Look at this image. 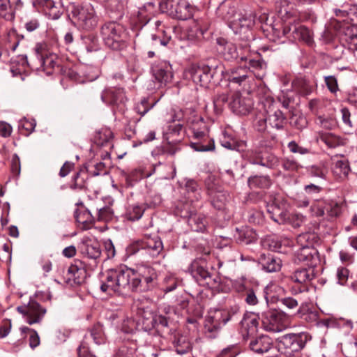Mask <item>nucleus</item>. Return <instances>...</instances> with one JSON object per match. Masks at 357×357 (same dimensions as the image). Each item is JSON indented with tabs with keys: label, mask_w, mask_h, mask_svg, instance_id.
<instances>
[{
	"label": "nucleus",
	"mask_w": 357,
	"mask_h": 357,
	"mask_svg": "<svg viewBox=\"0 0 357 357\" xmlns=\"http://www.w3.org/2000/svg\"><path fill=\"white\" fill-rule=\"evenodd\" d=\"M156 278L153 268L141 265L135 270L126 266L107 270L100 285V289L109 295L126 294L130 291L144 290L143 282L151 283Z\"/></svg>",
	"instance_id": "f257e3e1"
},
{
	"label": "nucleus",
	"mask_w": 357,
	"mask_h": 357,
	"mask_svg": "<svg viewBox=\"0 0 357 357\" xmlns=\"http://www.w3.org/2000/svg\"><path fill=\"white\" fill-rule=\"evenodd\" d=\"M101 33L105 45L114 50H119L125 47L126 33L119 24L109 22L102 26Z\"/></svg>",
	"instance_id": "f03ea898"
},
{
	"label": "nucleus",
	"mask_w": 357,
	"mask_h": 357,
	"mask_svg": "<svg viewBox=\"0 0 357 357\" xmlns=\"http://www.w3.org/2000/svg\"><path fill=\"white\" fill-rule=\"evenodd\" d=\"M71 13L75 23L83 29L91 30L98 24V18L91 4L73 6Z\"/></svg>",
	"instance_id": "7ed1b4c3"
},
{
	"label": "nucleus",
	"mask_w": 357,
	"mask_h": 357,
	"mask_svg": "<svg viewBox=\"0 0 357 357\" xmlns=\"http://www.w3.org/2000/svg\"><path fill=\"white\" fill-rule=\"evenodd\" d=\"M262 324L267 331L281 332L289 326V318L283 312L270 310L262 314Z\"/></svg>",
	"instance_id": "20e7f679"
},
{
	"label": "nucleus",
	"mask_w": 357,
	"mask_h": 357,
	"mask_svg": "<svg viewBox=\"0 0 357 357\" xmlns=\"http://www.w3.org/2000/svg\"><path fill=\"white\" fill-rule=\"evenodd\" d=\"M231 314L223 310H215L208 312L204 321L206 333H208L210 337H215V334L229 319Z\"/></svg>",
	"instance_id": "39448f33"
},
{
	"label": "nucleus",
	"mask_w": 357,
	"mask_h": 357,
	"mask_svg": "<svg viewBox=\"0 0 357 357\" xmlns=\"http://www.w3.org/2000/svg\"><path fill=\"white\" fill-rule=\"evenodd\" d=\"M215 71V68H211L208 66L192 65L184 70L183 75L184 79H192L197 84L207 86L213 79Z\"/></svg>",
	"instance_id": "423d86ee"
},
{
	"label": "nucleus",
	"mask_w": 357,
	"mask_h": 357,
	"mask_svg": "<svg viewBox=\"0 0 357 357\" xmlns=\"http://www.w3.org/2000/svg\"><path fill=\"white\" fill-rule=\"evenodd\" d=\"M133 245L137 250L142 249L146 250L152 257L158 256L163 249L162 243L156 234H144L142 238L135 241Z\"/></svg>",
	"instance_id": "0eeeda50"
},
{
	"label": "nucleus",
	"mask_w": 357,
	"mask_h": 357,
	"mask_svg": "<svg viewBox=\"0 0 357 357\" xmlns=\"http://www.w3.org/2000/svg\"><path fill=\"white\" fill-rule=\"evenodd\" d=\"M307 335L305 334H287L278 338V348L284 352L291 354L298 351L305 347Z\"/></svg>",
	"instance_id": "6e6552de"
},
{
	"label": "nucleus",
	"mask_w": 357,
	"mask_h": 357,
	"mask_svg": "<svg viewBox=\"0 0 357 357\" xmlns=\"http://www.w3.org/2000/svg\"><path fill=\"white\" fill-rule=\"evenodd\" d=\"M17 310L30 325L40 322L46 313V310L34 301H30L26 305L18 306Z\"/></svg>",
	"instance_id": "1a4fd4ad"
},
{
	"label": "nucleus",
	"mask_w": 357,
	"mask_h": 357,
	"mask_svg": "<svg viewBox=\"0 0 357 357\" xmlns=\"http://www.w3.org/2000/svg\"><path fill=\"white\" fill-rule=\"evenodd\" d=\"M103 102L116 107L120 111H123L126 98L122 89H109L105 90L101 94Z\"/></svg>",
	"instance_id": "9d476101"
},
{
	"label": "nucleus",
	"mask_w": 357,
	"mask_h": 357,
	"mask_svg": "<svg viewBox=\"0 0 357 357\" xmlns=\"http://www.w3.org/2000/svg\"><path fill=\"white\" fill-rule=\"evenodd\" d=\"M252 100L248 97H243L239 93H235L232 96L229 107L233 112L239 115H246L252 109Z\"/></svg>",
	"instance_id": "9b49d317"
},
{
	"label": "nucleus",
	"mask_w": 357,
	"mask_h": 357,
	"mask_svg": "<svg viewBox=\"0 0 357 357\" xmlns=\"http://www.w3.org/2000/svg\"><path fill=\"white\" fill-rule=\"evenodd\" d=\"M266 208L271 218L276 222L283 223L288 218L286 204L277 199L268 203Z\"/></svg>",
	"instance_id": "f8f14e48"
},
{
	"label": "nucleus",
	"mask_w": 357,
	"mask_h": 357,
	"mask_svg": "<svg viewBox=\"0 0 357 357\" xmlns=\"http://www.w3.org/2000/svg\"><path fill=\"white\" fill-rule=\"evenodd\" d=\"M81 253L86 257L96 260L101 255L100 245L99 243L89 237L83 238L79 246Z\"/></svg>",
	"instance_id": "ddd939ff"
},
{
	"label": "nucleus",
	"mask_w": 357,
	"mask_h": 357,
	"mask_svg": "<svg viewBox=\"0 0 357 357\" xmlns=\"http://www.w3.org/2000/svg\"><path fill=\"white\" fill-rule=\"evenodd\" d=\"M153 75L155 79L161 84L169 82L173 75L172 66L167 61H161L152 67Z\"/></svg>",
	"instance_id": "4468645a"
},
{
	"label": "nucleus",
	"mask_w": 357,
	"mask_h": 357,
	"mask_svg": "<svg viewBox=\"0 0 357 357\" xmlns=\"http://www.w3.org/2000/svg\"><path fill=\"white\" fill-rule=\"evenodd\" d=\"M247 52L248 49L247 47L240 46L236 47V45L231 43H225L222 50V53L227 60H232L240 58L241 61L247 60Z\"/></svg>",
	"instance_id": "2eb2a0df"
},
{
	"label": "nucleus",
	"mask_w": 357,
	"mask_h": 357,
	"mask_svg": "<svg viewBox=\"0 0 357 357\" xmlns=\"http://www.w3.org/2000/svg\"><path fill=\"white\" fill-rule=\"evenodd\" d=\"M295 257L299 262H305L308 266H313L317 258V250L314 248L300 247L295 253Z\"/></svg>",
	"instance_id": "dca6fc26"
},
{
	"label": "nucleus",
	"mask_w": 357,
	"mask_h": 357,
	"mask_svg": "<svg viewBox=\"0 0 357 357\" xmlns=\"http://www.w3.org/2000/svg\"><path fill=\"white\" fill-rule=\"evenodd\" d=\"M251 350L257 354H264L268 351L272 347L271 338L262 335L259 338L252 340L250 343Z\"/></svg>",
	"instance_id": "f3484780"
},
{
	"label": "nucleus",
	"mask_w": 357,
	"mask_h": 357,
	"mask_svg": "<svg viewBox=\"0 0 357 357\" xmlns=\"http://www.w3.org/2000/svg\"><path fill=\"white\" fill-rule=\"evenodd\" d=\"M259 262L263 269L270 273L278 271L282 265L281 260L279 258L274 257L271 255H261L259 258Z\"/></svg>",
	"instance_id": "a211bd4d"
},
{
	"label": "nucleus",
	"mask_w": 357,
	"mask_h": 357,
	"mask_svg": "<svg viewBox=\"0 0 357 357\" xmlns=\"http://www.w3.org/2000/svg\"><path fill=\"white\" fill-rule=\"evenodd\" d=\"M314 277L313 268H301L294 271L290 276V279L294 282L304 284L312 280Z\"/></svg>",
	"instance_id": "6ab92c4d"
},
{
	"label": "nucleus",
	"mask_w": 357,
	"mask_h": 357,
	"mask_svg": "<svg viewBox=\"0 0 357 357\" xmlns=\"http://www.w3.org/2000/svg\"><path fill=\"white\" fill-rule=\"evenodd\" d=\"M320 140L329 148H335L344 145V139L331 132H320L319 134Z\"/></svg>",
	"instance_id": "aec40b11"
},
{
	"label": "nucleus",
	"mask_w": 357,
	"mask_h": 357,
	"mask_svg": "<svg viewBox=\"0 0 357 357\" xmlns=\"http://www.w3.org/2000/svg\"><path fill=\"white\" fill-rule=\"evenodd\" d=\"M186 222L192 231H204L206 229V220L201 214L191 213Z\"/></svg>",
	"instance_id": "412c9836"
},
{
	"label": "nucleus",
	"mask_w": 357,
	"mask_h": 357,
	"mask_svg": "<svg viewBox=\"0 0 357 357\" xmlns=\"http://www.w3.org/2000/svg\"><path fill=\"white\" fill-rule=\"evenodd\" d=\"M350 172L349 162L346 159H340L335 161L333 167V174L340 179H344Z\"/></svg>",
	"instance_id": "4be33fe9"
},
{
	"label": "nucleus",
	"mask_w": 357,
	"mask_h": 357,
	"mask_svg": "<svg viewBox=\"0 0 357 357\" xmlns=\"http://www.w3.org/2000/svg\"><path fill=\"white\" fill-rule=\"evenodd\" d=\"M294 87L303 96L310 95L313 91V86L310 80L305 77H299L293 82Z\"/></svg>",
	"instance_id": "5701e85b"
},
{
	"label": "nucleus",
	"mask_w": 357,
	"mask_h": 357,
	"mask_svg": "<svg viewBox=\"0 0 357 357\" xmlns=\"http://www.w3.org/2000/svg\"><path fill=\"white\" fill-rule=\"evenodd\" d=\"M343 40L350 49L357 50V25H351L344 29Z\"/></svg>",
	"instance_id": "b1692460"
},
{
	"label": "nucleus",
	"mask_w": 357,
	"mask_h": 357,
	"mask_svg": "<svg viewBox=\"0 0 357 357\" xmlns=\"http://www.w3.org/2000/svg\"><path fill=\"white\" fill-rule=\"evenodd\" d=\"M145 210L146 206L144 204H136L130 205L126 209V218L130 221L138 220L142 217Z\"/></svg>",
	"instance_id": "393cba45"
},
{
	"label": "nucleus",
	"mask_w": 357,
	"mask_h": 357,
	"mask_svg": "<svg viewBox=\"0 0 357 357\" xmlns=\"http://www.w3.org/2000/svg\"><path fill=\"white\" fill-rule=\"evenodd\" d=\"M296 240L300 247L314 248V245L318 241V236L314 232H306L299 234Z\"/></svg>",
	"instance_id": "a878e982"
},
{
	"label": "nucleus",
	"mask_w": 357,
	"mask_h": 357,
	"mask_svg": "<svg viewBox=\"0 0 357 357\" xmlns=\"http://www.w3.org/2000/svg\"><path fill=\"white\" fill-rule=\"evenodd\" d=\"M241 324L247 331L248 335H253L257 333L259 321L255 314L245 315L241 321Z\"/></svg>",
	"instance_id": "bb28decb"
},
{
	"label": "nucleus",
	"mask_w": 357,
	"mask_h": 357,
	"mask_svg": "<svg viewBox=\"0 0 357 357\" xmlns=\"http://www.w3.org/2000/svg\"><path fill=\"white\" fill-rule=\"evenodd\" d=\"M208 195L211 198V204L215 208L218 210L223 208L227 199V196L225 192L209 189Z\"/></svg>",
	"instance_id": "cd10ccee"
},
{
	"label": "nucleus",
	"mask_w": 357,
	"mask_h": 357,
	"mask_svg": "<svg viewBox=\"0 0 357 357\" xmlns=\"http://www.w3.org/2000/svg\"><path fill=\"white\" fill-rule=\"evenodd\" d=\"M248 184L251 188H268L271 185V180L268 176H254L248 178Z\"/></svg>",
	"instance_id": "c85d7f7f"
},
{
	"label": "nucleus",
	"mask_w": 357,
	"mask_h": 357,
	"mask_svg": "<svg viewBox=\"0 0 357 357\" xmlns=\"http://www.w3.org/2000/svg\"><path fill=\"white\" fill-rule=\"evenodd\" d=\"M235 240L238 243L249 244L256 239V234L249 229H236Z\"/></svg>",
	"instance_id": "c756f323"
},
{
	"label": "nucleus",
	"mask_w": 357,
	"mask_h": 357,
	"mask_svg": "<svg viewBox=\"0 0 357 357\" xmlns=\"http://www.w3.org/2000/svg\"><path fill=\"white\" fill-rule=\"evenodd\" d=\"M226 73L228 74L227 79L229 82L236 83L238 85H241L248 77L245 70L241 68L231 69L229 72L227 71Z\"/></svg>",
	"instance_id": "7c9ffc66"
},
{
	"label": "nucleus",
	"mask_w": 357,
	"mask_h": 357,
	"mask_svg": "<svg viewBox=\"0 0 357 357\" xmlns=\"http://www.w3.org/2000/svg\"><path fill=\"white\" fill-rule=\"evenodd\" d=\"M268 121L271 127L281 129L284 126L285 117L282 111L277 109L268 116Z\"/></svg>",
	"instance_id": "2f4dec72"
},
{
	"label": "nucleus",
	"mask_w": 357,
	"mask_h": 357,
	"mask_svg": "<svg viewBox=\"0 0 357 357\" xmlns=\"http://www.w3.org/2000/svg\"><path fill=\"white\" fill-rule=\"evenodd\" d=\"M68 280H73L75 283H81L85 275L84 269L79 268L76 265H71L68 268Z\"/></svg>",
	"instance_id": "473e14b6"
},
{
	"label": "nucleus",
	"mask_w": 357,
	"mask_h": 357,
	"mask_svg": "<svg viewBox=\"0 0 357 357\" xmlns=\"http://www.w3.org/2000/svg\"><path fill=\"white\" fill-rule=\"evenodd\" d=\"M292 35L296 40H301L307 43H310L312 41L310 31L304 26H294Z\"/></svg>",
	"instance_id": "72a5a7b5"
},
{
	"label": "nucleus",
	"mask_w": 357,
	"mask_h": 357,
	"mask_svg": "<svg viewBox=\"0 0 357 357\" xmlns=\"http://www.w3.org/2000/svg\"><path fill=\"white\" fill-rule=\"evenodd\" d=\"M165 138L169 144H173L176 141V137L178 136V123L175 119L169 123L165 131Z\"/></svg>",
	"instance_id": "f704fd0d"
},
{
	"label": "nucleus",
	"mask_w": 357,
	"mask_h": 357,
	"mask_svg": "<svg viewBox=\"0 0 357 357\" xmlns=\"http://www.w3.org/2000/svg\"><path fill=\"white\" fill-rule=\"evenodd\" d=\"M160 9L162 13H165L169 16L175 18L177 17L178 3L174 4L173 0H163L160 2Z\"/></svg>",
	"instance_id": "c9c22d12"
},
{
	"label": "nucleus",
	"mask_w": 357,
	"mask_h": 357,
	"mask_svg": "<svg viewBox=\"0 0 357 357\" xmlns=\"http://www.w3.org/2000/svg\"><path fill=\"white\" fill-rule=\"evenodd\" d=\"M90 335L97 344H101L105 342V335L102 329V326L99 323L92 327L90 331Z\"/></svg>",
	"instance_id": "e433bc0d"
},
{
	"label": "nucleus",
	"mask_w": 357,
	"mask_h": 357,
	"mask_svg": "<svg viewBox=\"0 0 357 357\" xmlns=\"http://www.w3.org/2000/svg\"><path fill=\"white\" fill-rule=\"evenodd\" d=\"M185 190L188 191V195L187 199L192 202L195 200H198L199 198V193L198 190V185L194 180H188L185 185Z\"/></svg>",
	"instance_id": "4c0bfd02"
},
{
	"label": "nucleus",
	"mask_w": 357,
	"mask_h": 357,
	"mask_svg": "<svg viewBox=\"0 0 357 357\" xmlns=\"http://www.w3.org/2000/svg\"><path fill=\"white\" fill-rule=\"evenodd\" d=\"M266 243L270 250L274 252H283L282 246L289 244V239L279 240L277 237H271L266 240Z\"/></svg>",
	"instance_id": "58836bf2"
},
{
	"label": "nucleus",
	"mask_w": 357,
	"mask_h": 357,
	"mask_svg": "<svg viewBox=\"0 0 357 357\" xmlns=\"http://www.w3.org/2000/svg\"><path fill=\"white\" fill-rule=\"evenodd\" d=\"M0 16L6 20H11L14 17L10 0H0Z\"/></svg>",
	"instance_id": "ea45409f"
},
{
	"label": "nucleus",
	"mask_w": 357,
	"mask_h": 357,
	"mask_svg": "<svg viewBox=\"0 0 357 357\" xmlns=\"http://www.w3.org/2000/svg\"><path fill=\"white\" fill-rule=\"evenodd\" d=\"M317 123L326 130H332L337 126L336 120L331 116H319L317 118Z\"/></svg>",
	"instance_id": "a19ab883"
},
{
	"label": "nucleus",
	"mask_w": 357,
	"mask_h": 357,
	"mask_svg": "<svg viewBox=\"0 0 357 357\" xmlns=\"http://www.w3.org/2000/svg\"><path fill=\"white\" fill-rule=\"evenodd\" d=\"M330 208L331 206L324 202H318L311 206V211L313 215L321 217L324 215L325 211H328Z\"/></svg>",
	"instance_id": "79ce46f5"
},
{
	"label": "nucleus",
	"mask_w": 357,
	"mask_h": 357,
	"mask_svg": "<svg viewBox=\"0 0 357 357\" xmlns=\"http://www.w3.org/2000/svg\"><path fill=\"white\" fill-rule=\"evenodd\" d=\"M324 82L329 91L336 95L340 90L337 78L333 75H328L324 77Z\"/></svg>",
	"instance_id": "37998d69"
},
{
	"label": "nucleus",
	"mask_w": 357,
	"mask_h": 357,
	"mask_svg": "<svg viewBox=\"0 0 357 357\" xmlns=\"http://www.w3.org/2000/svg\"><path fill=\"white\" fill-rule=\"evenodd\" d=\"M85 176H86V173L84 171L77 172L73 178L71 188L75 190L84 188L85 186Z\"/></svg>",
	"instance_id": "c03bdc74"
},
{
	"label": "nucleus",
	"mask_w": 357,
	"mask_h": 357,
	"mask_svg": "<svg viewBox=\"0 0 357 357\" xmlns=\"http://www.w3.org/2000/svg\"><path fill=\"white\" fill-rule=\"evenodd\" d=\"M195 277L198 280H204L207 284L211 280V273L203 266H197L195 271Z\"/></svg>",
	"instance_id": "a18cd8bd"
},
{
	"label": "nucleus",
	"mask_w": 357,
	"mask_h": 357,
	"mask_svg": "<svg viewBox=\"0 0 357 357\" xmlns=\"http://www.w3.org/2000/svg\"><path fill=\"white\" fill-rule=\"evenodd\" d=\"M54 56L46 55L45 57H41L39 61L40 66L43 68L44 70H47L48 68H54L56 62L54 61Z\"/></svg>",
	"instance_id": "49530a36"
},
{
	"label": "nucleus",
	"mask_w": 357,
	"mask_h": 357,
	"mask_svg": "<svg viewBox=\"0 0 357 357\" xmlns=\"http://www.w3.org/2000/svg\"><path fill=\"white\" fill-rule=\"evenodd\" d=\"M282 167L284 169L290 172L297 171L301 165L294 160L286 158L282 161Z\"/></svg>",
	"instance_id": "de8ad7c7"
},
{
	"label": "nucleus",
	"mask_w": 357,
	"mask_h": 357,
	"mask_svg": "<svg viewBox=\"0 0 357 357\" xmlns=\"http://www.w3.org/2000/svg\"><path fill=\"white\" fill-rule=\"evenodd\" d=\"M281 4L282 6L279 10V13L282 18L287 20L294 15L295 12L287 8V2L286 0L281 1Z\"/></svg>",
	"instance_id": "09e8293b"
},
{
	"label": "nucleus",
	"mask_w": 357,
	"mask_h": 357,
	"mask_svg": "<svg viewBox=\"0 0 357 357\" xmlns=\"http://www.w3.org/2000/svg\"><path fill=\"white\" fill-rule=\"evenodd\" d=\"M136 323L132 319L124 320L121 325V330L126 333H131L136 329Z\"/></svg>",
	"instance_id": "8fccbe9b"
},
{
	"label": "nucleus",
	"mask_w": 357,
	"mask_h": 357,
	"mask_svg": "<svg viewBox=\"0 0 357 357\" xmlns=\"http://www.w3.org/2000/svg\"><path fill=\"white\" fill-rule=\"evenodd\" d=\"M298 314H301V317L303 319L309 323L316 322L319 317L318 313L314 311H309L306 313H301V312L299 310Z\"/></svg>",
	"instance_id": "3c124183"
},
{
	"label": "nucleus",
	"mask_w": 357,
	"mask_h": 357,
	"mask_svg": "<svg viewBox=\"0 0 357 357\" xmlns=\"http://www.w3.org/2000/svg\"><path fill=\"white\" fill-rule=\"evenodd\" d=\"M349 275V271L344 267H339L337 270V277L338 282L340 284H344L347 280Z\"/></svg>",
	"instance_id": "603ef678"
},
{
	"label": "nucleus",
	"mask_w": 357,
	"mask_h": 357,
	"mask_svg": "<svg viewBox=\"0 0 357 357\" xmlns=\"http://www.w3.org/2000/svg\"><path fill=\"white\" fill-rule=\"evenodd\" d=\"M288 148L291 152L294 153H300L303 155L308 153V150L307 149L298 146V144L294 141H291L288 144Z\"/></svg>",
	"instance_id": "864d4df0"
},
{
	"label": "nucleus",
	"mask_w": 357,
	"mask_h": 357,
	"mask_svg": "<svg viewBox=\"0 0 357 357\" xmlns=\"http://www.w3.org/2000/svg\"><path fill=\"white\" fill-rule=\"evenodd\" d=\"M190 146L197 151H209L215 149L213 143L209 145H203L200 143L192 142Z\"/></svg>",
	"instance_id": "5fc2aeb1"
},
{
	"label": "nucleus",
	"mask_w": 357,
	"mask_h": 357,
	"mask_svg": "<svg viewBox=\"0 0 357 357\" xmlns=\"http://www.w3.org/2000/svg\"><path fill=\"white\" fill-rule=\"evenodd\" d=\"M195 8L190 5H186L185 7L183 8L181 13L182 15H180V20H186L188 19H190L192 17L194 12H195Z\"/></svg>",
	"instance_id": "6e6d98bb"
},
{
	"label": "nucleus",
	"mask_w": 357,
	"mask_h": 357,
	"mask_svg": "<svg viewBox=\"0 0 357 357\" xmlns=\"http://www.w3.org/2000/svg\"><path fill=\"white\" fill-rule=\"evenodd\" d=\"M245 302L250 305H255L258 303V299L255 292L252 289H248L245 292Z\"/></svg>",
	"instance_id": "4d7b16f0"
},
{
	"label": "nucleus",
	"mask_w": 357,
	"mask_h": 357,
	"mask_svg": "<svg viewBox=\"0 0 357 357\" xmlns=\"http://www.w3.org/2000/svg\"><path fill=\"white\" fill-rule=\"evenodd\" d=\"M112 135V133L110 130H105L104 132H98L96 135V139L101 140V142H99V144L102 146L105 142H107L109 140Z\"/></svg>",
	"instance_id": "13d9d810"
},
{
	"label": "nucleus",
	"mask_w": 357,
	"mask_h": 357,
	"mask_svg": "<svg viewBox=\"0 0 357 357\" xmlns=\"http://www.w3.org/2000/svg\"><path fill=\"white\" fill-rule=\"evenodd\" d=\"M12 127L8 123L0 122V135L3 137H8L11 135Z\"/></svg>",
	"instance_id": "bf43d9fd"
},
{
	"label": "nucleus",
	"mask_w": 357,
	"mask_h": 357,
	"mask_svg": "<svg viewBox=\"0 0 357 357\" xmlns=\"http://www.w3.org/2000/svg\"><path fill=\"white\" fill-rule=\"evenodd\" d=\"M221 145L228 149H232L234 148L235 141L233 139H230L226 134H223L222 138L220 139Z\"/></svg>",
	"instance_id": "052dcab7"
},
{
	"label": "nucleus",
	"mask_w": 357,
	"mask_h": 357,
	"mask_svg": "<svg viewBox=\"0 0 357 357\" xmlns=\"http://www.w3.org/2000/svg\"><path fill=\"white\" fill-rule=\"evenodd\" d=\"M191 25L190 27L188 28L185 26L184 25L181 26L180 29H186L187 31L188 32V37L189 38H193L197 34V31L199 29V26L195 20H192L190 22Z\"/></svg>",
	"instance_id": "680f3d73"
},
{
	"label": "nucleus",
	"mask_w": 357,
	"mask_h": 357,
	"mask_svg": "<svg viewBox=\"0 0 357 357\" xmlns=\"http://www.w3.org/2000/svg\"><path fill=\"white\" fill-rule=\"evenodd\" d=\"M254 19L252 16L243 17L239 19V25L242 28H250L254 25Z\"/></svg>",
	"instance_id": "e2e57ef3"
},
{
	"label": "nucleus",
	"mask_w": 357,
	"mask_h": 357,
	"mask_svg": "<svg viewBox=\"0 0 357 357\" xmlns=\"http://www.w3.org/2000/svg\"><path fill=\"white\" fill-rule=\"evenodd\" d=\"M40 344V337L36 331H31L29 337V346L34 349Z\"/></svg>",
	"instance_id": "0e129e2a"
},
{
	"label": "nucleus",
	"mask_w": 357,
	"mask_h": 357,
	"mask_svg": "<svg viewBox=\"0 0 357 357\" xmlns=\"http://www.w3.org/2000/svg\"><path fill=\"white\" fill-rule=\"evenodd\" d=\"M281 303L289 309H294L298 306V301L291 297L282 298Z\"/></svg>",
	"instance_id": "69168bd1"
},
{
	"label": "nucleus",
	"mask_w": 357,
	"mask_h": 357,
	"mask_svg": "<svg viewBox=\"0 0 357 357\" xmlns=\"http://www.w3.org/2000/svg\"><path fill=\"white\" fill-rule=\"evenodd\" d=\"M347 100L357 107V89H354L348 93Z\"/></svg>",
	"instance_id": "338daca9"
},
{
	"label": "nucleus",
	"mask_w": 357,
	"mask_h": 357,
	"mask_svg": "<svg viewBox=\"0 0 357 357\" xmlns=\"http://www.w3.org/2000/svg\"><path fill=\"white\" fill-rule=\"evenodd\" d=\"M237 351L233 347H229L223 349L218 357H235Z\"/></svg>",
	"instance_id": "774afa93"
}]
</instances>
